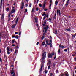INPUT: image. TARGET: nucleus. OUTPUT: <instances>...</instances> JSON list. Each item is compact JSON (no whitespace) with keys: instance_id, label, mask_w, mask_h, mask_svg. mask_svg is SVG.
I'll return each mask as SVG.
<instances>
[{"instance_id":"obj_4","label":"nucleus","mask_w":76,"mask_h":76,"mask_svg":"<svg viewBox=\"0 0 76 76\" xmlns=\"http://www.w3.org/2000/svg\"><path fill=\"white\" fill-rule=\"evenodd\" d=\"M12 70H10V73L11 75H12V76H15V73L14 72V71L13 70V68L12 69Z\"/></svg>"},{"instance_id":"obj_3","label":"nucleus","mask_w":76,"mask_h":76,"mask_svg":"<svg viewBox=\"0 0 76 76\" xmlns=\"http://www.w3.org/2000/svg\"><path fill=\"white\" fill-rule=\"evenodd\" d=\"M18 20H19V18H17L16 20L15 21V23H16L15 25V24L12 25L11 27L12 28H15V26H16V24H17V23H18Z\"/></svg>"},{"instance_id":"obj_6","label":"nucleus","mask_w":76,"mask_h":76,"mask_svg":"<svg viewBox=\"0 0 76 76\" xmlns=\"http://www.w3.org/2000/svg\"><path fill=\"white\" fill-rule=\"evenodd\" d=\"M48 25L46 26L45 28V27L44 28L45 32H47V29H48Z\"/></svg>"},{"instance_id":"obj_30","label":"nucleus","mask_w":76,"mask_h":76,"mask_svg":"<svg viewBox=\"0 0 76 76\" xmlns=\"http://www.w3.org/2000/svg\"><path fill=\"white\" fill-rule=\"evenodd\" d=\"M50 46V47H52V44H51V43H49V44Z\"/></svg>"},{"instance_id":"obj_62","label":"nucleus","mask_w":76,"mask_h":76,"mask_svg":"<svg viewBox=\"0 0 76 76\" xmlns=\"http://www.w3.org/2000/svg\"><path fill=\"white\" fill-rule=\"evenodd\" d=\"M36 26H38V25L37 24H36Z\"/></svg>"},{"instance_id":"obj_5","label":"nucleus","mask_w":76,"mask_h":76,"mask_svg":"<svg viewBox=\"0 0 76 76\" xmlns=\"http://www.w3.org/2000/svg\"><path fill=\"white\" fill-rule=\"evenodd\" d=\"M48 58H53V55H52V53H48Z\"/></svg>"},{"instance_id":"obj_41","label":"nucleus","mask_w":76,"mask_h":76,"mask_svg":"<svg viewBox=\"0 0 76 76\" xmlns=\"http://www.w3.org/2000/svg\"><path fill=\"white\" fill-rule=\"evenodd\" d=\"M38 44H39V42H37V43L36 44V45H38Z\"/></svg>"},{"instance_id":"obj_14","label":"nucleus","mask_w":76,"mask_h":76,"mask_svg":"<svg viewBox=\"0 0 76 76\" xmlns=\"http://www.w3.org/2000/svg\"><path fill=\"white\" fill-rule=\"evenodd\" d=\"M10 10V9H9V8H7L6 9V11L7 12H9V10Z\"/></svg>"},{"instance_id":"obj_50","label":"nucleus","mask_w":76,"mask_h":76,"mask_svg":"<svg viewBox=\"0 0 76 76\" xmlns=\"http://www.w3.org/2000/svg\"><path fill=\"white\" fill-rule=\"evenodd\" d=\"M51 63V61H48V63H49V64H50V63Z\"/></svg>"},{"instance_id":"obj_55","label":"nucleus","mask_w":76,"mask_h":76,"mask_svg":"<svg viewBox=\"0 0 76 76\" xmlns=\"http://www.w3.org/2000/svg\"><path fill=\"white\" fill-rule=\"evenodd\" d=\"M15 34H18V32H15Z\"/></svg>"},{"instance_id":"obj_31","label":"nucleus","mask_w":76,"mask_h":76,"mask_svg":"<svg viewBox=\"0 0 76 76\" xmlns=\"http://www.w3.org/2000/svg\"><path fill=\"white\" fill-rule=\"evenodd\" d=\"M49 15H48V14H47L46 15V16L47 18H48V17Z\"/></svg>"},{"instance_id":"obj_23","label":"nucleus","mask_w":76,"mask_h":76,"mask_svg":"<svg viewBox=\"0 0 76 76\" xmlns=\"http://www.w3.org/2000/svg\"><path fill=\"white\" fill-rule=\"evenodd\" d=\"M48 45H49V44L47 43L46 44L45 46V47H47V46Z\"/></svg>"},{"instance_id":"obj_48","label":"nucleus","mask_w":76,"mask_h":76,"mask_svg":"<svg viewBox=\"0 0 76 76\" xmlns=\"http://www.w3.org/2000/svg\"><path fill=\"white\" fill-rule=\"evenodd\" d=\"M27 11H28V10L27 9L25 10V12H27Z\"/></svg>"},{"instance_id":"obj_56","label":"nucleus","mask_w":76,"mask_h":76,"mask_svg":"<svg viewBox=\"0 0 76 76\" xmlns=\"http://www.w3.org/2000/svg\"><path fill=\"white\" fill-rule=\"evenodd\" d=\"M74 60L75 61H76V57L74 58Z\"/></svg>"},{"instance_id":"obj_42","label":"nucleus","mask_w":76,"mask_h":76,"mask_svg":"<svg viewBox=\"0 0 76 76\" xmlns=\"http://www.w3.org/2000/svg\"><path fill=\"white\" fill-rule=\"evenodd\" d=\"M44 10L45 11H47V10H48V9H44Z\"/></svg>"},{"instance_id":"obj_16","label":"nucleus","mask_w":76,"mask_h":76,"mask_svg":"<svg viewBox=\"0 0 76 76\" xmlns=\"http://www.w3.org/2000/svg\"><path fill=\"white\" fill-rule=\"evenodd\" d=\"M23 6H24V3H22L21 8L22 9L23 8Z\"/></svg>"},{"instance_id":"obj_13","label":"nucleus","mask_w":76,"mask_h":76,"mask_svg":"<svg viewBox=\"0 0 76 76\" xmlns=\"http://www.w3.org/2000/svg\"><path fill=\"white\" fill-rule=\"evenodd\" d=\"M35 7H34L33 8L31 12H34L35 11Z\"/></svg>"},{"instance_id":"obj_59","label":"nucleus","mask_w":76,"mask_h":76,"mask_svg":"<svg viewBox=\"0 0 76 76\" xmlns=\"http://www.w3.org/2000/svg\"><path fill=\"white\" fill-rule=\"evenodd\" d=\"M1 52V49H0V54Z\"/></svg>"},{"instance_id":"obj_38","label":"nucleus","mask_w":76,"mask_h":76,"mask_svg":"<svg viewBox=\"0 0 76 76\" xmlns=\"http://www.w3.org/2000/svg\"><path fill=\"white\" fill-rule=\"evenodd\" d=\"M31 6H32V4H30L29 5V7H31Z\"/></svg>"},{"instance_id":"obj_29","label":"nucleus","mask_w":76,"mask_h":76,"mask_svg":"<svg viewBox=\"0 0 76 76\" xmlns=\"http://www.w3.org/2000/svg\"><path fill=\"white\" fill-rule=\"evenodd\" d=\"M7 50L8 51H10V49H9V48L7 47Z\"/></svg>"},{"instance_id":"obj_43","label":"nucleus","mask_w":76,"mask_h":76,"mask_svg":"<svg viewBox=\"0 0 76 76\" xmlns=\"http://www.w3.org/2000/svg\"><path fill=\"white\" fill-rule=\"evenodd\" d=\"M57 33V30H55V34H56Z\"/></svg>"},{"instance_id":"obj_58","label":"nucleus","mask_w":76,"mask_h":76,"mask_svg":"<svg viewBox=\"0 0 76 76\" xmlns=\"http://www.w3.org/2000/svg\"><path fill=\"white\" fill-rule=\"evenodd\" d=\"M49 41L50 42H52V40H50Z\"/></svg>"},{"instance_id":"obj_1","label":"nucleus","mask_w":76,"mask_h":76,"mask_svg":"<svg viewBox=\"0 0 76 76\" xmlns=\"http://www.w3.org/2000/svg\"><path fill=\"white\" fill-rule=\"evenodd\" d=\"M46 54H47V53L45 52L43 53L42 55V57L41 58L42 60H45L46 57Z\"/></svg>"},{"instance_id":"obj_26","label":"nucleus","mask_w":76,"mask_h":76,"mask_svg":"<svg viewBox=\"0 0 76 76\" xmlns=\"http://www.w3.org/2000/svg\"><path fill=\"white\" fill-rule=\"evenodd\" d=\"M66 30L67 31H70V29L69 28H68V29H66Z\"/></svg>"},{"instance_id":"obj_63","label":"nucleus","mask_w":76,"mask_h":76,"mask_svg":"<svg viewBox=\"0 0 76 76\" xmlns=\"http://www.w3.org/2000/svg\"><path fill=\"white\" fill-rule=\"evenodd\" d=\"M37 3H38V1H39V0H37Z\"/></svg>"},{"instance_id":"obj_20","label":"nucleus","mask_w":76,"mask_h":76,"mask_svg":"<svg viewBox=\"0 0 76 76\" xmlns=\"http://www.w3.org/2000/svg\"><path fill=\"white\" fill-rule=\"evenodd\" d=\"M18 50L17 49H16L14 52L15 54H16V53H18Z\"/></svg>"},{"instance_id":"obj_46","label":"nucleus","mask_w":76,"mask_h":76,"mask_svg":"<svg viewBox=\"0 0 76 76\" xmlns=\"http://www.w3.org/2000/svg\"><path fill=\"white\" fill-rule=\"evenodd\" d=\"M39 6L40 7H42V5L41 4H39Z\"/></svg>"},{"instance_id":"obj_33","label":"nucleus","mask_w":76,"mask_h":76,"mask_svg":"<svg viewBox=\"0 0 76 76\" xmlns=\"http://www.w3.org/2000/svg\"><path fill=\"white\" fill-rule=\"evenodd\" d=\"M58 53L59 54L60 53V49H59L58 52Z\"/></svg>"},{"instance_id":"obj_32","label":"nucleus","mask_w":76,"mask_h":76,"mask_svg":"<svg viewBox=\"0 0 76 76\" xmlns=\"http://www.w3.org/2000/svg\"><path fill=\"white\" fill-rule=\"evenodd\" d=\"M48 41H49V40H48V39H47L46 41V43H48Z\"/></svg>"},{"instance_id":"obj_40","label":"nucleus","mask_w":76,"mask_h":76,"mask_svg":"<svg viewBox=\"0 0 76 76\" xmlns=\"http://www.w3.org/2000/svg\"><path fill=\"white\" fill-rule=\"evenodd\" d=\"M0 61H1V62H2V59H1V58H0Z\"/></svg>"},{"instance_id":"obj_54","label":"nucleus","mask_w":76,"mask_h":76,"mask_svg":"<svg viewBox=\"0 0 76 76\" xmlns=\"http://www.w3.org/2000/svg\"><path fill=\"white\" fill-rule=\"evenodd\" d=\"M45 17H46V16H44V17L43 18V20H44L45 19Z\"/></svg>"},{"instance_id":"obj_9","label":"nucleus","mask_w":76,"mask_h":76,"mask_svg":"<svg viewBox=\"0 0 76 76\" xmlns=\"http://www.w3.org/2000/svg\"><path fill=\"white\" fill-rule=\"evenodd\" d=\"M44 64H42V66H41V67L40 68V72H41V71H42V67H44Z\"/></svg>"},{"instance_id":"obj_28","label":"nucleus","mask_w":76,"mask_h":76,"mask_svg":"<svg viewBox=\"0 0 76 76\" xmlns=\"http://www.w3.org/2000/svg\"><path fill=\"white\" fill-rule=\"evenodd\" d=\"M15 38H16V39H18V38H19V36L17 35L15 36Z\"/></svg>"},{"instance_id":"obj_61","label":"nucleus","mask_w":76,"mask_h":76,"mask_svg":"<svg viewBox=\"0 0 76 76\" xmlns=\"http://www.w3.org/2000/svg\"><path fill=\"white\" fill-rule=\"evenodd\" d=\"M65 0H63L62 1H63V2H64V1H65Z\"/></svg>"},{"instance_id":"obj_22","label":"nucleus","mask_w":76,"mask_h":76,"mask_svg":"<svg viewBox=\"0 0 76 76\" xmlns=\"http://www.w3.org/2000/svg\"><path fill=\"white\" fill-rule=\"evenodd\" d=\"M58 1H56L55 2V4L56 5H57V4H58Z\"/></svg>"},{"instance_id":"obj_52","label":"nucleus","mask_w":76,"mask_h":76,"mask_svg":"<svg viewBox=\"0 0 76 76\" xmlns=\"http://www.w3.org/2000/svg\"><path fill=\"white\" fill-rule=\"evenodd\" d=\"M50 69V66H48V69Z\"/></svg>"},{"instance_id":"obj_12","label":"nucleus","mask_w":76,"mask_h":76,"mask_svg":"<svg viewBox=\"0 0 76 76\" xmlns=\"http://www.w3.org/2000/svg\"><path fill=\"white\" fill-rule=\"evenodd\" d=\"M57 14H59V15H60V10H57Z\"/></svg>"},{"instance_id":"obj_45","label":"nucleus","mask_w":76,"mask_h":76,"mask_svg":"<svg viewBox=\"0 0 76 76\" xmlns=\"http://www.w3.org/2000/svg\"><path fill=\"white\" fill-rule=\"evenodd\" d=\"M49 20H50V21H51L52 20V19H51L49 18L48 19Z\"/></svg>"},{"instance_id":"obj_57","label":"nucleus","mask_w":76,"mask_h":76,"mask_svg":"<svg viewBox=\"0 0 76 76\" xmlns=\"http://www.w3.org/2000/svg\"><path fill=\"white\" fill-rule=\"evenodd\" d=\"M10 15H11L10 14L8 16L9 17H10Z\"/></svg>"},{"instance_id":"obj_37","label":"nucleus","mask_w":76,"mask_h":76,"mask_svg":"<svg viewBox=\"0 0 76 76\" xmlns=\"http://www.w3.org/2000/svg\"><path fill=\"white\" fill-rule=\"evenodd\" d=\"M12 44H13V43H14V42H15V40H13L12 41Z\"/></svg>"},{"instance_id":"obj_21","label":"nucleus","mask_w":76,"mask_h":76,"mask_svg":"<svg viewBox=\"0 0 76 76\" xmlns=\"http://www.w3.org/2000/svg\"><path fill=\"white\" fill-rule=\"evenodd\" d=\"M45 3H44V4H43V6L42 7L43 9H44V8L45 7Z\"/></svg>"},{"instance_id":"obj_8","label":"nucleus","mask_w":76,"mask_h":76,"mask_svg":"<svg viewBox=\"0 0 76 76\" xmlns=\"http://www.w3.org/2000/svg\"><path fill=\"white\" fill-rule=\"evenodd\" d=\"M14 8H15V7H13L12 8V10L11 11V13L12 14L13 13H15V10L14 9Z\"/></svg>"},{"instance_id":"obj_35","label":"nucleus","mask_w":76,"mask_h":76,"mask_svg":"<svg viewBox=\"0 0 76 76\" xmlns=\"http://www.w3.org/2000/svg\"><path fill=\"white\" fill-rule=\"evenodd\" d=\"M64 51H65V52H67V49H65L64 50Z\"/></svg>"},{"instance_id":"obj_36","label":"nucleus","mask_w":76,"mask_h":76,"mask_svg":"<svg viewBox=\"0 0 76 76\" xmlns=\"http://www.w3.org/2000/svg\"><path fill=\"white\" fill-rule=\"evenodd\" d=\"M19 35H21V32L20 31V32L19 33Z\"/></svg>"},{"instance_id":"obj_17","label":"nucleus","mask_w":76,"mask_h":76,"mask_svg":"<svg viewBox=\"0 0 76 76\" xmlns=\"http://www.w3.org/2000/svg\"><path fill=\"white\" fill-rule=\"evenodd\" d=\"M45 35V33H44L43 34V36H42V40H43V39H44V37Z\"/></svg>"},{"instance_id":"obj_39","label":"nucleus","mask_w":76,"mask_h":76,"mask_svg":"<svg viewBox=\"0 0 76 76\" xmlns=\"http://www.w3.org/2000/svg\"><path fill=\"white\" fill-rule=\"evenodd\" d=\"M55 65H56V63H54L53 64V67H55Z\"/></svg>"},{"instance_id":"obj_11","label":"nucleus","mask_w":76,"mask_h":76,"mask_svg":"<svg viewBox=\"0 0 76 76\" xmlns=\"http://www.w3.org/2000/svg\"><path fill=\"white\" fill-rule=\"evenodd\" d=\"M2 3H3V0H1L0 7L2 6Z\"/></svg>"},{"instance_id":"obj_64","label":"nucleus","mask_w":76,"mask_h":76,"mask_svg":"<svg viewBox=\"0 0 76 76\" xmlns=\"http://www.w3.org/2000/svg\"><path fill=\"white\" fill-rule=\"evenodd\" d=\"M52 55H54V53H52Z\"/></svg>"},{"instance_id":"obj_49","label":"nucleus","mask_w":76,"mask_h":76,"mask_svg":"<svg viewBox=\"0 0 76 76\" xmlns=\"http://www.w3.org/2000/svg\"><path fill=\"white\" fill-rule=\"evenodd\" d=\"M54 19H56V16H54Z\"/></svg>"},{"instance_id":"obj_25","label":"nucleus","mask_w":76,"mask_h":76,"mask_svg":"<svg viewBox=\"0 0 76 76\" xmlns=\"http://www.w3.org/2000/svg\"><path fill=\"white\" fill-rule=\"evenodd\" d=\"M69 2H68V1H67L66 2V6H68V4H69L68 3Z\"/></svg>"},{"instance_id":"obj_18","label":"nucleus","mask_w":76,"mask_h":76,"mask_svg":"<svg viewBox=\"0 0 76 76\" xmlns=\"http://www.w3.org/2000/svg\"><path fill=\"white\" fill-rule=\"evenodd\" d=\"M42 15L43 16H45V12H44L43 13H42Z\"/></svg>"},{"instance_id":"obj_51","label":"nucleus","mask_w":76,"mask_h":76,"mask_svg":"<svg viewBox=\"0 0 76 76\" xmlns=\"http://www.w3.org/2000/svg\"><path fill=\"white\" fill-rule=\"evenodd\" d=\"M50 39H52V37L51 36L50 37Z\"/></svg>"},{"instance_id":"obj_53","label":"nucleus","mask_w":76,"mask_h":76,"mask_svg":"<svg viewBox=\"0 0 76 76\" xmlns=\"http://www.w3.org/2000/svg\"><path fill=\"white\" fill-rule=\"evenodd\" d=\"M7 54H10V52L9 51L7 52Z\"/></svg>"},{"instance_id":"obj_7","label":"nucleus","mask_w":76,"mask_h":76,"mask_svg":"<svg viewBox=\"0 0 76 76\" xmlns=\"http://www.w3.org/2000/svg\"><path fill=\"white\" fill-rule=\"evenodd\" d=\"M4 13H3L1 17V19L2 21H3L4 20Z\"/></svg>"},{"instance_id":"obj_19","label":"nucleus","mask_w":76,"mask_h":76,"mask_svg":"<svg viewBox=\"0 0 76 76\" xmlns=\"http://www.w3.org/2000/svg\"><path fill=\"white\" fill-rule=\"evenodd\" d=\"M46 22H47V21H46V20H45L44 21V24H42L43 26H45V24H46Z\"/></svg>"},{"instance_id":"obj_2","label":"nucleus","mask_w":76,"mask_h":76,"mask_svg":"<svg viewBox=\"0 0 76 76\" xmlns=\"http://www.w3.org/2000/svg\"><path fill=\"white\" fill-rule=\"evenodd\" d=\"M59 76H69V74L68 72L66 71L64 72V74H60Z\"/></svg>"},{"instance_id":"obj_34","label":"nucleus","mask_w":76,"mask_h":76,"mask_svg":"<svg viewBox=\"0 0 76 76\" xmlns=\"http://www.w3.org/2000/svg\"><path fill=\"white\" fill-rule=\"evenodd\" d=\"M45 73H47V72H48L47 70H45Z\"/></svg>"},{"instance_id":"obj_44","label":"nucleus","mask_w":76,"mask_h":76,"mask_svg":"<svg viewBox=\"0 0 76 76\" xmlns=\"http://www.w3.org/2000/svg\"><path fill=\"white\" fill-rule=\"evenodd\" d=\"M50 76H53V73H51L50 75Z\"/></svg>"},{"instance_id":"obj_27","label":"nucleus","mask_w":76,"mask_h":76,"mask_svg":"<svg viewBox=\"0 0 76 76\" xmlns=\"http://www.w3.org/2000/svg\"><path fill=\"white\" fill-rule=\"evenodd\" d=\"M36 11H38V10H39V8L38 7H37L36 8Z\"/></svg>"},{"instance_id":"obj_10","label":"nucleus","mask_w":76,"mask_h":76,"mask_svg":"<svg viewBox=\"0 0 76 76\" xmlns=\"http://www.w3.org/2000/svg\"><path fill=\"white\" fill-rule=\"evenodd\" d=\"M59 48H64V46H63V45L61 46V45H59Z\"/></svg>"},{"instance_id":"obj_47","label":"nucleus","mask_w":76,"mask_h":76,"mask_svg":"<svg viewBox=\"0 0 76 76\" xmlns=\"http://www.w3.org/2000/svg\"><path fill=\"white\" fill-rule=\"evenodd\" d=\"M75 35H72V37H73V38H75Z\"/></svg>"},{"instance_id":"obj_60","label":"nucleus","mask_w":76,"mask_h":76,"mask_svg":"<svg viewBox=\"0 0 76 76\" xmlns=\"http://www.w3.org/2000/svg\"><path fill=\"white\" fill-rule=\"evenodd\" d=\"M56 73H58V71L57 70L56 71Z\"/></svg>"},{"instance_id":"obj_24","label":"nucleus","mask_w":76,"mask_h":76,"mask_svg":"<svg viewBox=\"0 0 76 76\" xmlns=\"http://www.w3.org/2000/svg\"><path fill=\"white\" fill-rule=\"evenodd\" d=\"M45 44V42H43L42 43V45L44 46Z\"/></svg>"},{"instance_id":"obj_15","label":"nucleus","mask_w":76,"mask_h":76,"mask_svg":"<svg viewBox=\"0 0 76 76\" xmlns=\"http://www.w3.org/2000/svg\"><path fill=\"white\" fill-rule=\"evenodd\" d=\"M35 22L36 23H37V20H38V18H35Z\"/></svg>"}]
</instances>
